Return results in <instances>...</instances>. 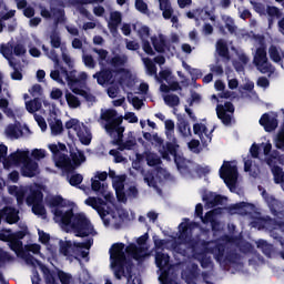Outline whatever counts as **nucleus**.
Here are the masks:
<instances>
[{
  "instance_id": "1",
  "label": "nucleus",
  "mask_w": 284,
  "mask_h": 284,
  "mask_svg": "<svg viewBox=\"0 0 284 284\" xmlns=\"http://www.w3.org/2000/svg\"><path fill=\"white\" fill-rule=\"evenodd\" d=\"M197 225L195 223L189 224L182 222L179 226V234L176 237L172 236L170 240H159L153 237V244L155 245V265L160 270L159 281L160 284H176L174 280L169 278V255L162 253L161 251L170 250L182 254L184 256H193L201 263V267L209 268L212 266V260L206 256L207 253L214 255L217 262L223 261L224 245L220 242H210L206 244L200 242H193L192 230ZM189 284H195V282H189Z\"/></svg>"
},
{
  "instance_id": "2",
  "label": "nucleus",
  "mask_w": 284,
  "mask_h": 284,
  "mask_svg": "<svg viewBox=\"0 0 284 284\" xmlns=\"http://www.w3.org/2000/svg\"><path fill=\"white\" fill-rule=\"evenodd\" d=\"M108 176L113 180V189L115 191L118 201L125 203L126 197L135 199L138 196L136 186L131 185L124 191L126 175H116L114 171L110 170L109 173L97 172L94 173L93 178H91V190L103 196L105 202L97 197H88L84 200V205L97 210L98 214L101 216V220H103L104 226H113L114 229H118L121 223L128 219V213L125 210L114 205V197L110 191H108V184L105 183Z\"/></svg>"
},
{
  "instance_id": "3",
  "label": "nucleus",
  "mask_w": 284,
  "mask_h": 284,
  "mask_svg": "<svg viewBox=\"0 0 284 284\" xmlns=\"http://www.w3.org/2000/svg\"><path fill=\"white\" fill-rule=\"evenodd\" d=\"M47 204L52 209L55 223L67 233L72 232L77 237L97 235L95 229L85 215L83 213L73 215L72 207L61 196L47 199Z\"/></svg>"
},
{
  "instance_id": "4",
  "label": "nucleus",
  "mask_w": 284,
  "mask_h": 284,
  "mask_svg": "<svg viewBox=\"0 0 284 284\" xmlns=\"http://www.w3.org/2000/svg\"><path fill=\"white\" fill-rule=\"evenodd\" d=\"M93 52L98 55V64L101 67V71L93 74L98 84L101 87L120 84L123 89L133 87L136 77L123 69L128 61L126 55H115L110 60L105 49H93Z\"/></svg>"
},
{
  "instance_id": "5",
  "label": "nucleus",
  "mask_w": 284,
  "mask_h": 284,
  "mask_svg": "<svg viewBox=\"0 0 284 284\" xmlns=\"http://www.w3.org/2000/svg\"><path fill=\"white\" fill-rule=\"evenodd\" d=\"M19 229H21V231L16 233H12L10 230H7V229L1 230L0 241L8 243L11 251L16 253V256H18L19 258H22L26 262V264L31 265L33 268H39V271H41L44 274L47 284H55L54 277L52 276L48 267L42 265L41 262H38V260H34V257L30 255V253L39 254L41 246L38 244H31V245H26L23 247V243H21L20 241L28 235L27 224H20Z\"/></svg>"
},
{
  "instance_id": "6",
  "label": "nucleus",
  "mask_w": 284,
  "mask_h": 284,
  "mask_svg": "<svg viewBox=\"0 0 284 284\" xmlns=\"http://www.w3.org/2000/svg\"><path fill=\"white\" fill-rule=\"evenodd\" d=\"M148 239V234H144L141 237H138V245L134 243H129V245L124 247L123 243H114L111 246V268H113L114 275L118 280H120L121 275H123V267L126 265L128 261L132 258L134 261L141 262L150 255L149 245L145 243Z\"/></svg>"
},
{
  "instance_id": "7",
  "label": "nucleus",
  "mask_w": 284,
  "mask_h": 284,
  "mask_svg": "<svg viewBox=\"0 0 284 284\" xmlns=\"http://www.w3.org/2000/svg\"><path fill=\"white\" fill-rule=\"evenodd\" d=\"M42 50H44L47 58L51 59L55 64V70L51 71V79L62 85L67 83L73 94L83 97L84 101L90 105L94 104L97 102L95 95H93L90 90L80 89V85L88 79L87 73L80 72L77 74L75 71H70V73H68L64 68L59 65L58 54H55L54 50L49 52L44 45H42Z\"/></svg>"
},
{
  "instance_id": "8",
  "label": "nucleus",
  "mask_w": 284,
  "mask_h": 284,
  "mask_svg": "<svg viewBox=\"0 0 284 284\" xmlns=\"http://www.w3.org/2000/svg\"><path fill=\"white\" fill-rule=\"evenodd\" d=\"M251 155L254 159H258L265 162L270 168H272L273 181L275 184H280L284 192V172L281 166H275L276 164L283 165L284 158L276 151H272L271 141L266 140L260 144H252Z\"/></svg>"
},
{
  "instance_id": "9",
  "label": "nucleus",
  "mask_w": 284,
  "mask_h": 284,
  "mask_svg": "<svg viewBox=\"0 0 284 284\" xmlns=\"http://www.w3.org/2000/svg\"><path fill=\"white\" fill-rule=\"evenodd\" d=\"M229 213L231 214H240L242 216L244 215H252V219L254 221L251 222V226L257 230H266L270 233L272 231H282L284 232V222L280 221L276 222L275 220H271L268 217H261V214L257 213V209L253 203H237L231 206L229 209ZM283 252L281 253L282 258L284 260V243H282Z\"/></svg>"
},
{
  "instance_id": "10",
  "label": "nucleus",
  "mask_w": 284,
  "mask_h": 284,
  "mask_svg": "<svg viewBox=\"0 0 284 284\" xmlns=\"http://www.w3.org/2000/svg\"><path fill=\"white\" fill-rule=\"evenodd\" d=\"M144 159L149 166L158 168L153 170L152 173L144 175V182L148 183L149 186L153 187V190L158 191V194L161 195V189H159V185L169 179V173L165 169L159 166L161 165V159L156 154L149 151L144 152V154H135V160L132 161V169L140 171L142 168V161Z\"/></svg>"
},
{
  "instance_id": "11",
  "label": "nucleus",
  "mask_w": 284,
  "mask_h": 284,
  "mask_svg": "<svg viewBox=\"0 0 284 284\" xmlns=\"http://www.w3.org/2000/svg\"><path fill=\"white\" fill-rule=\"evenodd\" d=\"M47 149L51 151L53 162L55 166L62 170L64 173H70L74 171L77 168H80L82 163H85V155L82 151L72 149L70 150V159L65 153L68 152V148L65 144L58 142L47 145Z\"/></svg>"
},
{
  "instance_id": "12",
  "label": "nucleus",
  "mask_w": 284,
  "mask_h": 284,
  "mask_svg": "<svg viewBox=\"0 0 284 284\" xmlns=\"http://www.w3.org/2000/svg\"><path fill=\"white\" fill-rule=\"evenodd\" d=\"M8 192L16 197L18 204L21 205L26 197V203L32 206V213L45 220V210L41 205L42 202V187L38 184L31 186H9Z\"/></svg>"
},
{
  "instance_id": "13",
  "label": "nucleus",
  "mask_w": 284,
  "mask_h": 284,
  "mask_svg": "<svg viewBox=\"0 0 284 284\" xmlns=\"http://www.w3.org/2000/svg\"><path fill=\"white\" fill-rule=\"evenodd\" d=\"M124 121L129 123H138L139 119L134 112H125L124 118H118L116 111L112 109L101 111V120L104 121V130L108 135L114 139L115 143H120L123 139L124 128L121 125Z\"/></svg>"
},
{
  "instance_id": "14",
  "label": "nucleus",
  "mask_w": 284,
  "mask_h": 284,
  "mask_svg": "<svg viewBox=\"0 0 284 284\" xmlns=\"http://www.w3.org/2000/svg\"><path fill=\"white\" fill-rule=\"evenodd\" d=\"M29 150H16L8 156V160L4 161V169L18 168L21 166V174L24 178H34L39 174V166L37 161L29 159Z\"/></svg>"
},
{
  "instance_id": "15",
  "label": "nucleus",
  "mask_w": 284,
  "mask_h": 284,
  "mask_svg": "<svg viewBox=\"0 0 284 284\" xmlns=\"http://www.w3.org/2000/svg\"><path fill=\"white\" fill-rule=\"evenodd\" d=\"M142 62L144 63L145 71L149 75L155 77V80L160 83L166 82V84H160V92L168 93L169 91L180 90L179 82L174 81V77H172V73L169 70L160 71L158 77V68L151 59L142 58Z\"/></svg>"
},
{
  "instance_id": "16",
  "label": "nucleus",
  "mask_w": 284,
  "mask_h": 284,
  "mask_svg": "<svg viewBox=\"0 0 284 284\" xmlns=\"http://www.w3.org/2000/svg\"><path fill=\"white\" fill-rule=\"evenodd\" d=\"M60 254L67 257L69 261L87 258L89 256V250L93 245L92 237L88 239L84 243H77L73 241H60Z\"/></svg>"
},
{
  "instance_id": "17",
  "label": "nucleus",
  "mask_w": 284,
  "mask_h": 284,
  "mask_svg": "<svg viewBox=\"0 0 284 284\" xmlns=\"http://www.w3.org/2000/svg\"><path fill=\"white\" fill-rule=\"evenodd\" d=\"M254 45L256 48L254 53V64L257 70L263 74L274 73L275 68L271 64V62H268L267 51H265L264 38L258 37L257 39H255Z\"/></svg>"
},
{
  "instance_id": "18",
  "label": "nucleus",
  "mask_w": 284,
  "mask_h": 284,
  "mask_svg": "<svg viewBox=\"0 0 284 284\" xmlns=\"http://www.w3.org/2000/svg\"><path fill=\"white\" fill-rule=\"evenodd\" d=\"M65 129L69 131L70 136L77 135L82 145H90L92 143V132L79 120L70 119L65 122Z\"/></svg>"
},
{
  "instance_id": "19",
  "label": "nucleus",
  "mask_w": 284,
  "mask_h": 284,
  "mask_svg": "<svg viewBox=\"0 0 284 284\" xmlns=\"http://www.w3.org/2000/svg\"><path fill=\"white\" fill-rule=\"evenodd\" d=\"M179 145L166 143L165 146L160 148L159 152L162 155L163 160L170 161L172 158L175 161L176 168L179 169L180 173L185 175L187 172V161L178 152Z\"/></svg>"
},
{
  "instance_id": "20",
  "label": "nucleus",
  "mask_w": 284,
  "mask_h": 284,
  "mask_svg": "<svg viewBox=\"0 0 284 284\" xmlns=\"http://www.w3.org/2000/svg\"><path fill=\"white\" fill-rule=\"evenodd\" d=\"M220 178L224 181L229 190L233 192L236 189V182H237L236 162L224 161V164H222L220 169Z\"/></svg>"
},
{
  "instance_id": "21",
  "label": "nucleus",
  "mask_w": 284,
  "mask_h": 284,
  "mask_svg": "<svg viewBox=\"0 0 284 284\" xmlns=\"http://www.w3.org/2000/svg\"><path fill=\"white\" fill-rule=\"evenodd\" d=\"M194 214H196V216L201 219V222H203V224H211V227L213 229V231H217V226H220V224L216 222L217 215L223 214V209L222 207L214 209L213 211L206 213V215H204L203 217L202 216L203 205L199 203L194 207Z\"/></svg>"
},
{
  "instance_id": "22",
  "label": "nucleus",
  "mask_w": 284,
  "mask_h": 284,
  "mask_svg": "<svg viewBox=\"0 0 284 284\" xmlns=\"http://www.w3.org/2000/svg\"><path fill=\"white\" fill-rule=\"evenodd\" d=\"M60 113L59 109L52 105L49 118H47V123H49V129H51V135L53 136L61 135L64 131V125L62 124L61 118H59Z\"/></svg>"
},
{
  "instance_id": "23",
  "label": "nucleus",
  "mask_w": 284,
  "mask_h": 284,
  "mask_svg": "<svg viewBox=\"0 0 284 284\" xmlns=\"http://www.w3.org/2000/svg\"><path fill=\"white\" fill-rule=\"evenodd\" d=\"M135 33L142 41V50H144L145 54L154 55V50L152 49L151 44L148 42L150 36L149 27L138 22L133 26Z\"/></svg>"
},
{
  "instance_id": "24",
  "label": "nucleus",
  "mask_w": 284,
  "mask_h": 284,
  "mask_svg": "<svg viewBox=\"0 0 284 284\" xmlns=\"http://www.w3.org/2000/svg\"><path fill=\"white\" fill-rule=\"evenodd\" d=\"M234 106L232 103H224V105H217L216 114L217 118L224 123V125H230L233 120Z\"/></svg>"
},
{
  "instance_id": "25",
  "label": "nucleus",
  "mask_w": 284,
  "mask_h": 284,
  "mask_svg": "<svg viewBox=\"0 0 284 284\" xmlns=\"http://www.w3.org/2000/svg\"><path fill=\"white\" fill-rule=\"evenodd\" d=\"M193 132L197 135V138H200L203 145L212 143L213 129H207V126L203 123H196L193 125Z\"/></svg>"
},
{
  "instance_id": "26",
  "label": "nucleus",
  "mask_w": 284,
  "mask_h": 284,
  "mask_svg": "<svg viewBox=\"0 0 284 284\" xmlns=\"http://www.w3.org/2000/svg\"><path fill=\"white\" fill-rule=\"evenodd\" d=\"M153 49L160 53H168L174 54L175 49L169 47V42L165 39V36L159 34V36H153L151 38Z\"/></svg>"
},
{
  "instance_id": "27",
  "label": "nucleus",
  "mask_w": 284,
  "mask_h": 284,
  "mask_svg": "<svg viewBox=\"0 0 284 284\" xmlns=\"http://www.w3.org/2000/svg\"><path fill=\"white\" fill-rule=\"evenodd\" d=\"M258 191L261 192V195L263 197V200L266 202V204L268 205L270 207V211H272L273 215H280V216H283V213H282V203L276 201L274 199V196H271L268 195L264 189H262V186H258Z\"/></svg>"
},
{
  "instance_id": "28",
  "label": "nucleus",
  "mask_w": 284,
  "mask_h": 284,
  "mask_svg": "<svg viewBox=\"0 0 284 284\" xmlns=\"http://www.w3.org/2000/svg\"><path fill=\"white\" fill-rule=\"evenodd\" d=\"M186 17L189 19H194V21H196V26H200L199 21H207V20L214 21V16L212 11H207L206 8L196 9V10L186 12Z\"/></svg>"
},
{
  "instance_id": "29",
  "label": "nucleus",
  "mask_w": 284,
  "mask_h": 284,
  "mask_svg": "<svg viewBox=\"0 0 284 284\" xmlns=\"http://www.w3.org/2000/svg\"><path fill=\"white\" fill-rule=\"evenodd\" d=\"M159 8H160V11H162L163 19L165 20L170 19L173 23V27L179 28V26L176 24L179 23V18H176L175 16L172 17V14L174 13V10H172V7L170 6V1L159 0Z\"/></svg>"
},
{
  "instance_id": "30",
  "label": "nucleus",
  "mask_w": 284,
  "mask_h": 284,
  "mask_svg": "<svg viewBox=\"0 0 284 284\" xmlns=\"http://www.w3.org/2000/svg\"><path fill=\"white\" fill-rule=\"evenodd\" d=\"M260 125L265 129L266 132H272L278 126L276 114L274 112L265 113L260 118Z\"/></svg>"
},
{
  "instance_id": "31",
  "label": "nucleus",
  "mask_w": 284,
  "mask_h": 284,
  "mask_svg": "<svg viewBox=\"0 0 284 284\" xmlns=\"http://www.w3.org/2000/svg\"><path fill=\"white\" fill-rule=\"evenodd\" d=\"M19 220L20 216L18 215V210L14 207L7 206L0 210V223L1 221H4L9 224H17Z\"/></svg>"
},
{
  "instance_id": "32",
  "label": "nucleus",
  "mask_w": 284,
  "mask_h": 284,
  "mask_svg": "<svg viewBox=\"0 0 284 284\" xmlns=\"http://www.w3.org/2000/svg\"><path fill=\"white\" fill-rule=\"evenodd\" d=\"M203 201L206 202V207L211 209L215 205H223L227 202V199L221 195H217L216 193L210 192L206 193V195H203Z\"/></svg>"
},
{
  "instance_id": "33",
  "label": "nucleus",
  "mask_w": 284,
  "mask_h": 284,
  "mask_svg": "<svg viewBox=\"0 0 284 284\" xmlns=\"http://www.w3.org/2000/svg\"><path fill=\"white\" fill-rule=\"evenodd\" d=\"M232 50H234V52H235V60L233 62L235 71L243 72L244 65H246L248 62V57H246L244 54V51L241 49L236 50V49L232 48Z\"/></svg>"
},
{
  "instance_id": "34",
  "label": "nucleus",
  "mask_w": 284,
  "mask_h": 284,
  "mask_svg": "<svg viewBox=\"0 0 284 284\" xmlns=\"http://www.w3.org/2000/svg\"><path fill=\"white\" fill-rule=\"evenodd\" d=\"M4 135L10 140H18L23 136V130L21 129L20 122L10 124L4 129Z\"/></svg>"
},
{
  "instance_id": "35",
  "label": "nucleus",
  "mask_w": 284,
  "mask_h": 284,
  "mask_svg": "<svg viewBox=\"0 0 284 284\" xmlns=\"http://www.w3.org/2000/svg\"><path fill=\"white\" fill-rule=\"evenodd\" d=\"M136 84V78H134V83H132L131 87H125L121 85L125 92H128V102L131 103L132 106H134L135 110H141L143 103L142 100L135 97L133 93H130V91H133L134 85Z\"/></svg>"
},
{
  "instance_id": "36",
  "label": "nucleus",
  "mask_w": 284,
  "mask_h": 284,
  "mask_svg": "<svg viewBox=\"0 0 284 284\" xmlns=\"http://www.w3.org/2000/svg\"><path fill=\"white\" fill-rule=\"evenodd\" d=\"M38 235H39V242L44 244L47 247V252H49V254L52 256V258H55L57 247L54 245H52L51 243H49V241H50L49 234L44 233V231L39 230Z\"/></svg>"
},
{
  "instance_id": "37",
  "label": "nucleus",
  "mask_w": 284,
  "mask_h": 284,
  "mask_svg": "<svg viewBox=\"0 0 284 284\" xmlns=\"http://www.w3.org/2000/svg\"><path fill=\"white\" fill-rule=\"evenodd\" d=\"M268 57L270 60H272L275 63H282L284 59V51L281 49V47L271 45L268 48Z\"/></svg>"
},
{
  "instance_id": "38",
  "label": "nucleus",
  "mask_w": 284,
  "mask_h": 284,
  "mask_svg": "<svg viewBox=\"0 0 284 284\" xmlns=\"http://www.w3.org/2000/svg\"><path fill=\"white\" fill-rule=\"evenodd\" d=\"M41 17L44 19H55L57 22H61L64 18V11L59 10H52V12H49L47 9L41 8Z\"/></svg>"
},
{
  "instance_id": "39",
  "label": "nucleus",
  "mask_w": 284,
  "mask_h": 284,
  "mask_svg": "<svg viewBox=\"0 0 284 284\" xmlns=\"http://www.w3.org/2000/svg\"><path fill=\"white\" fill-rule=\"evenodd\" d=\"M176 129L179 130V133L182 135V138L192 136V130L190 129V124L186 122V120L180 119L176 123Z\"/></svg>"
},
{
  "instance_id": "40",
  "label": "nucleus",
  "mask_w": 284,
  "mask_h": 284,
  "mask_svg": "<svg viewBox=\"0 0 284 284\" xmlns=\"http://www.w3.org/2000/svg\"><path fill=\"white\" fill-rule=\"evenodd\" d=\"M121 23V13L120 12H111L110 21L108 22V27L110 28L111 33H116V28Z\"/></svg>"
},
{
  "instance_id": "41",
  "label": "nucleus",
  "mask_w": 284,
  "mask_h": 284,
  "mask_svg": "<svg viewBox=\"0 0 284 284\" xmlns=\"http://www.w3.org/2000/svg\"><path fill=\"white\" fill-rule=\"evenodd\" d=\"M103 0H79L77 2H73V6L75 7L77 11L80 12V14H83L84 17L89 16V12H87L85 8L83 6L90 4V3H101Z\"/></svg>"
},
{
  "instance_id": "42",
  "label": "nucleus",
  "mask_w": 284,
  "mask_h": 284,
  "mask_svg": "<svg viewBox=\"0 0 284 284\" xmlns=\"http://www.w3.org/2000/svg\"><path fill=\"white\" fill-rule=\"evenodd\" d=\"M13 52L14 49L11 47V44H3L0 47V53L3 55L4 59L8 60V63H10V67H13Z\"/></svg>"
},
{
  "instance_id": "43",
  "label": "nucleus",
  "mask_w": 284,
  "mask_h": 284,
  "mask_svg": "<svg viewBox=\"0 0 284 284\" xmlns=\"http://www.w3.org/2000/svg\"><path fill=\"white\" fill-rule=\"evenodd\" d=\"M216 53L220 54L221 58H223L225 60H230V57L227 54V44L224 40H217Z\"/></svg>"
},
{
  "instance_id": "44",
  "label": "nucleus",
  "mask_w": 284,
  "mask_h": 284,
  "mask_svg": "<svg viewBox=\"0 0 284 284\" xmlns=\"http://www.w3.org/2000/svg\"><path fill=\"white\" fill-rule=\"evenodd\" d=\"M244 171L250 173L252 178H257L258 175V166L252 164L250 159L244 160Z\"/></svg>"
},
{
  "instance_id": "45",
  "label": "nucleus",
  "mask_w": 284,
  "mask_h": 284,
  "mask_svg": "<svg viewBox=\"0 0 284 284\" xmlns=\"http://www.w3.org/2000/svg\"><path fill=\"white\" fill-rule=\"evenodd\" d=\"M0 83H1V73H0ZM0 92H1V85H0ZM8 100L4 98H0V110H2L4 112V114H7L8 118L13 119L14 118V113L11 109L8 108Z\"/></svg>"
},
{
  "instance_id": "46",
  "label": "nucleus",
  "mask_w": 284,
  "mask_h": 284,
  "mask_svg": "<svg viewBox=\"0 0 284 284\" xmlns=\"http://www.w3.org/2000/svg\"><path fill=\"white\" fill-rule=\"evenodd\" d=\"M26 110L29 113L33 114V113L38 112L39 110H41V102H39L38 99L27 101L26 102Z\"/></svg>"
},
{
  "instance_id": "47",
  "label": "nucleus",
  "mask_w": 284,
  "mask_h": 284,
  "mask_svg": "<svg viewBox=\"0 0 284 284\" xmlns=\"http://www.w3.org/2000/svg\"><path fill=\"white\" fill-rule=\"evenodd\" d=\"M163 102H165V104L169 105V108H175L180 104V98L175 94H166L163 95Z\"/></svg>"
},
{
  "instance_id": "48",
  "label": "nucleus",
  "mask_w": 284,
  "mask_h": 284,
  "mask_svg": "<svg viewBox=\"0 0 284 284\" xmlns=\"http://www.w3.org/2000/svg\"><path fill=\"white\" fill-rule=\"evenodd\" d=\"M65 101H67V105H69L70 109H77L80 106L79 98H77L70 92L65 93Z\"/></svg>"
},
{
  "instance_id": "49",
  "label": "nucleus",
  "mask_w": 284,
  "mask_h": 284,
  "mask_svg": "<svg viewBox=\"0 0 284 284\" xmlns=\"http://www.w3.org/2000/svg\"><path fill=\"white\" fill-rule=\"evenodd\" d=\"M275 148L278 150H284V122L282 125V130L275 136Z\"/></svg>"
},
{
  "instance_id": "50",
  "label": "nucleus",
  "mask_w": 284,
  "mask_h": 284,
  "mask_svg": "<svg viewBox=\"0 0 284 284\" xmlns=\"http://www.w3.org/2000/svg\"><path fill=\"white\" fill-rule=\"evenodd\" d=\"M257 247L262 250L263 254L266 256H271L272 254V245L268 244L265 240H258L257 241Z\"/></svg>"
},
{
  "instance_id": "51",
  "label": "nucleus",
  "mask_w": 284,
  "mask_h": 284,
  "mask_svg": "<svg viewBox=\"0 0 284 284\" xmlns=\"http://www.w3.org/2000/svg\"><path fill=\"white\" fill-rule=\"evenodd\" d=\"M182 67H183V69H185L186 71L190 72V74L193 78V80H199L200 78H202V71H200L199 69H192L185 62H182Z\"/></svg>"
},
{
  "instance_id": "52",
  "label": "nucleus",
  "mask_w": 284,
  "mask_h": 284,
  "mask_svg": "<svg viewBox=\"0 0 284 284\" xmlns=\"http://www.w3.org/2000/svg\"><path fill=\"white\" fill-rule=\"evenodd\" d=\"M222 21L226 24L229 33H235L236 32V26H234V21L229 16H222Z\"/></svg>"
},
{
  "instance_id": "53",
  "label": "nucleus",
  "mask_w": 284,
  "mask_h": 284,
  "mask_svg": "<svg viewBox=\"0 0 284 284\" xmlns=\"http://www.w3.org/2000/svg\"><path fill=\"white\" fill-rule=\"evenodd\" d=\"M265 14H267L272 19H277L281 17V11L275 7H268L265 10Z\"/></svg>"
},
{
  "instance_id": "54",
  "label": "nucleus",
  "mask_w": 284,
  "mask_h": 284,
  "mask_svg": "<svg viewBox=\"0 0 284 284\" xmlns=\"http://www.w3.org/2000/svg\"><path fill=\"white\" fill-rule=\"evenodd\" d=\"M57 275L59 276L60 283L62 284H70L72 282V277L62 271H58Z\"/></svg>"
},
{
  "instance_id": "55",
  "label": "nucleus",
  "mask_w": 284,
  "mask_h": 284,
  "mask_svg": "<svg viewBox=\"0 0 284 284\" xmlns=\"http://www.w3.org/2000/svg\"><path fill=\"white\" fill-rule=\"evenodd\" d=\"M135 10L143 14H148V4L144 0H135Z\"/></svg>"
},
{
  "instance_id": "56",
  "label": "nucleus",
  "mask_w": 284,
  "mask_h": 284,
  "mask_svg": "<svg viewBox=\"0 0 284 284\" xmlns=\"http://www.w3.org/2000/svg\"><path fill=\"white\" fill-rule=\"evenodd\" d=\"M83 182V176L81 174H73L69 178V184L72 186H78Z\"/></svg>"
},
{
  "instance_id": "57",
  "label": "nucleus",
  "mask_w": 284,
  "mask_h": 284,
  "mask_svg": "<svg viewBox=\"0 0 284 284\" xmlns=\"http://www.w3.org/2000/svg\"><path fill=\"white\" fill-rule=\"evenodd\" d=\"M29 94H31L32 98L41 97L42 94V87L40 84H34L29 89Z\"/></svg>"
},
{
  "instance_id": "58",
  "label": "nucleus",
  "mask_w": 284,
  "mask_h": 284,
  "mask_svg": "<svg viewBox=\"0 0 284 284\" xmlns=\"http://www.w3.org/2000/svg\"><path fill=\"white\" fill-rule=\"evenodd\" d=\"M31 156L34 158L37 161H41L45 158V150L42 149H34L31 152Z\"/></svg>"
},
{
  "instance_id": "59",
  "label": "nucleus",
  "mask_w": 284,
  "mask_h": 284,
  "mask_svg": "<svg viewBox=\"0 0 284 284\" xmlns=\"http://www.w3.org/2000/svg\"><path fill=\"white\" fill-rule=\"evenodd\" d=\"M189 150L193 153L199 154L201 152L200 142L199 140H191L189 142Z\"/></svg>"
},
{
  "instance_id": "60",
  "label": "nucleus",
  "mask_w": 284,
  "mask_h": 284,
  "mask_svg": "<svg viewBox=\"0 0 284 284\" xmlns=\"http://www.w3.org/2000/svg\"><path fill=\"white\" fill-rule=\"evenodd\" d=\"M174 129H175V124L174 121L172 120H165V133L166 136H172V134H174Z\"/></svg>"
},
{
  "instance_id": "61",
  "label": "nucleus",
  "mask_w": 284,
  "mask_h": 284,
  "mask_svg": "<svg viewBox=\"0 0 284 284\" xmlns=\"http://www.w3.org/2000/svg\"><path fill=\"white\" fill-rule=\"evenodd\" d=\"M34 120L38 123V126L41 128L42 132L48 130V124L45 123L44 118H42L41 115L34 114Z\"/></svg>"
},
{
  "instance_id": "62",
  "label": "nucleus",
  "mask_w": 284,
  "mask_h": 284,
  "mask_svg": "<svg viewBox=\"0 0 284 284\" xmlns=\"http://www.w3.org/2000/svg\"><path fill=\"white\" fill-rule=\"evenodd\" d=\"M110 155L114 158V163H123L126 161L118 150H110Z\"/></svg>"
},
{
  "instance_id": "63",
  "label": "nucleus",
  "mask_w": 284,
  "mask_h": 284,
  "mask_svg": "<svg viewBox=\"0 0 284 284\" xmlns=\"http://www.w3.org/2000/svg\"><path fill=\"white\" fill-rule=\"evenodd\" d=\"M83 63L87 68H90V69L95 68V60H93L92 55L84 54Z\"/></svg>"
},
{
  "instance_id": "64",
  "label": "nucleus",
  "mask_w": 284,
  "mask_h": 284,
  "mask_svg": "<svg viewBox=\"0 0 284 284\" xmlns=\"http://www.w3.org/2000/svg\"><path fill=\"white\" fill-rule=\"evenodd\" d=\"M51 45L55 49L61 48V38L58 36V33H52Z\"/></svg>"
}]
</instances>
